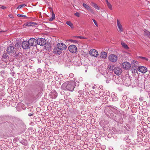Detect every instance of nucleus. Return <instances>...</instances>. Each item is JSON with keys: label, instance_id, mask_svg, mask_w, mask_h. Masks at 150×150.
I'll list each match as a JSON object with an SVG mask.
<instances>
[{"label": "nucleus", "instance_id": "nucleus-30", "mask_svg": "<svg viewBox=\"0 0 150 150\" xmlns=\"http://www.w3.org/2000/svg\"><path fill=\"white\" fill-rule=\"evenodd\" d=\"M70 42H72L73 43L76 44V43H78V41L76 40H73L72 39L69 40Z\"/></svg>", "mask_w": 150, "mask_h": 150}, {"label": "nucleus", "instance_id": "nucleus-15", "mask_svg": "<svg viewBox=\"0 0 150 150\" xmlns=\"http://www.w3.org/2000/svg\"><path fill=\"white\" fill-rule=\"evenodd\" d=\"M113 72L117 75H119L122 72L121 68L119 67H115L113 69Z\"/></svg>", "mask_w": 150, "mask_h": 150}, {"label": "nucleus", "instance_id": "nucleus-16", "mask_svg": "<svg viewBox=\"0 0 150 150\" xmlns=\"http://www.w3.org/2000/svg\"><path fill=\"white\" fill-rule=\"evenodd\" d=\"M137 70L143 73H145L147 71V68L144 66H140L137 69Z\"/></svg>", "mask_w": 150, "mask_h": 150}, {"label": "nucleus", "instance_id": "nucleus-14", "mask_svg": "<svg viewBox=\"0 0 150 150\" xmlns=\"http://www.w3.org/2000/svg\"><path fill=\"white\" fill-rule=\"evenodd\" d=\"M122 65L123 68L126 70L129 69L131 67L130 63L127 62H123L122 63Z\"/></svg>", "mask_w": 150, "mask_h": 150}, {"label": "nucleus", "instance_id": "nucleus-23", "mask_svg": "<svg viewBox=\"0 0 150 150\" xmlns=\"http://www.w3.org/2000/svg\"><path fill=\"white\" fill-rule=\"evenodd\" d=\"M121 44L122 47L125 49L127 50L129 49V47H128L127 45L124 42H121Z\"/></svg>", "mask_w": 150, "mask_h": 150}, {"label": "nucleus", "instance_id": "nucleus-57", "mask_svg": "<svg viewBox=\"0 0 150 150\" xmlns=\"http://www.w3.org/2000/svg\"><path fill=\"white\" fill-rule=\"evenodd\" d=\"M139 100H140V101H142L143 100L142 99V98H139Z\"/></svg>", "mask_w": 150, "mask_h": 150}, {"label": "nucleus", "instance_id": "nucleus-40", "mask_svg": "<svg viewBox=\"0 0 150 150\" xmlns=\"http://www.w3.org/2000/svg\"><path fill=\"white\" fill-rule=\"evenodd\" d=\"M88 10L90 12H91V13H94V11L93 10V9H92L91 7H90L89 9Z\"/></svg>", "mask_w": 150, "mask_h": 150}, {"label": "nucleus", "instance_id": "nucleus-19", "mask_svg": "<svg viewBox=\"0 0 150 150\" xmlns=\"http://www.w3.org/2000/svg\"><path fill=\"white\" fill-rule=\"evenodd\" d=\"M124 79V77L122 78L119 77L116 79L115 80V82L117 84H122L123 83V80Z\"/></svg>", "mask_w": 150, "mask_h": 150}, {"label": "nucleus", "instance_id": "nucleus-20", "mask_svg": "<svg viewBox=\"0 0 150 150\" xmlns=\"http://www.w3.org/2000/svg\"><path fill=\"white\" fill-rule=\"evenodd\" d=\"M57 96V94L54 90H52L51 92L50 93V97L52 98H56Z\"/></svg>", "mask_w": 150, "mask_h": 150}, {"label": "nucleus", "instance_id": "nucleus-61", "mask_svg": "<svg viewBox=\"0 0 150 150\" xmlns=\"http://www.w3.org/2000/svg\"><path fill=\"white\" fill-rule=\"evenodd\" d=\"M124 150H127L126 149H124Z\"/></svg>", "mask_w": 150, "mask_h": 150}, {"label": "nucleus", "instance_id": "nucleus-51", "mask_svg": "<svg viewBox=\"0 0 150 150\" xmlns=\"http://www.w3.org/2000/svg\"><path fill=\"white\" fill-rule=\"evenodd\" d=\"M91 93H95L96 92L94 91H91Z\"/></svg>", "mask_w": 150, "mask_h": 150}, {"label": "nucleus", "instance_id": "nucleus-2", "mask_svg": "<svg viewBox=\"0 0 150 150\" xmlns=\"http://www.w3.org/2000/svg\"><path fill=\"white\" fill-rule=\"evenodd\" d=\"M67 48V46L62 43L57 44L56 47H54L53 51L54 53L58 55L60 54L62 51L65 50Z\"/></svg>", "mask_w": 150, "mask_h": 150}, {"label": "nucleus", "instance_id": "nucleus-48", "mask_svg": "<svg viewBox=\"0 0 150 150\" xmlns=\"http://www.w3.org/2000/svg\"><path fill=\"white\" fill-rule=\"evenodd\" d=\"M95 4L93 2H91V5H92V6H93V7L95 5L94 4Z\"/></svg>", "mask_w": 150, "mask_h": 150}, {"label": "nucleus", "instance_id": "nucleus-27", "mask_svg": "<svg viewBox=\"0 0 150 150\" xmlns=\"http://www.w3.org/2000/svg\"><path fill=\"white\" fill-rule=\"evenodd\" d=\"M55 18V15L54 13H52L51 17L49 19V21H52Z\"/></svg>", "mask_w": 150, "mask_h": 150}, {"label": "nucleus", "instance_id": "nucleus-46", "mask_svg": "<svg viewBox=\"0 0 150 150\" xmlns=\"http://www.w3.org/2000/svg\"><path fill=\"white\" fill-rule=\"evenodd\" d=\"M10 17L11 18H13V16L11 15V14H9L8 15V16Z\"/></svg>", "mask_w": 150, "mask_h": 150}, {"label": "nucleus", "instance_id": "nucleus-4", "mask_svg": "<svg viewBox=\"0 0 150 150\" xmlns=\"http://www.w3.org/2000/svg\"><path fill=\"white\" fill-rule=\"evenodd\" d=\"M108 110L110 111L109 113H110L111 116H112V114L111 113L112 112L115 113V114H117L116 115H117L120 114V112L118 110L113 107H107L105 109V112H106Z\"/></svg>", "mask_w": 150, "mask_h": 150}, {"label": "nucleus", "instance_id": "nucleus-43", "mask_svg": "<svg viewBox=\"0 0 150 150\" xmlns=\"http://www.w3.org/2000/svg\"><path fill=\"white\" fill-rule=\"evenodd\" d=\"M69 76L71 78H73L74 76V74L72 73H71L69 74Z\"/></svg>", "mask_w": 150, "mask_h": 150}, {"label": "nucleus", "instance_id": "nucleus-55", "mask_svg": "<svg viewBox=\"0 0 150 150\" xmlns=\"http://www.w3.org/2000/svg\"><path fill=\"white\" fill-rule=\"evenodd\" d=\"M98 90H99V89L98 88H97L95 90V91H98Z\"/></svg>", "mask_w": 150, "mask_h": 150}, {"label": "nucleus", "instance_id": "nucleus-24", "mask_svg": "<svg viewBox=\"0 0 150 150\" xmlns=\"http://www.w3.org/2000/svg\"><path fill=\"white\" fill-rule=\"evenodd\" d=\"M105 1L107 5L109 8L110 10H112V6L111 4L108 1V0H105Z\"/></svg>", "mask_w": 150, "mask_h": 150}, {"label": "nucleus", "instance_id": "nucleus-22", "mask_svg": "<svg viewBox=\"0 0 150 150\" xmlns=\"http://www.w3.org/2000/svg\"><path fill=\"white\" fill-rule=\"evenodd\" d=\"M107 57V53L105 52H102L101 53L100 57L101 58L105 59Z\"/></svg>", "mask_w": 150, "mask_h": 150}, {"label": "nucleus", "instance_id": "nucleus-6", "mask_svg": "<svg viewBox=\"0 0 150 150\" xmlns=\"http://www.w3.org/2000/svg\"><path fill=\"white\" fill-rule=\"evenodd\" d=\"M68 49L69 51L72 53H76L77 51V48L75 45H70L68 47Z\"/></svg>", "mask_w": 150, "mask_h": 150}, {"label": "nucleus", "instance_id": "nucleus-29", "mask_svg": "<svg viewBox=\"0 0 150 150\" xmlns=\"http://www.w3.org/2000/svg\"><path fill=\"white\" fill-rule=\"evenodd\" d=\"M26 6V5L23 4H22L20 5H19L17 7V9H19V8H23L25 6Z\"/></svg>", "mask_w": 150, "mask_h": 150}, {"label": "nucleus", "instance_id": "nucleus-31", "mask_svg": "<svg viewBox=\"0 0 150 150\" xmlns=\"http://www.w3.org/2000/svg\"><path fill=\"white\" fill-rule=\"evenodd\" d=\"M21 142V143H22L23 145H25L27 143V141L26 140H25L24 139L22 140Z\"/></svg>", "mask_w": 150, "mask_h": 150}, {"label": "nucleus", "instance_id": "nucleus-10", "mask_svg": "<svg viewBox=\"0 0 150 150\" xmlns=\"http://www.w3.org/2000/svg\"><path fill=\"white\" fill-rule=\"evenodd\" d=\"M37 44L41 46L44 45L46 44V40L43 38H38L37 40Z\"/></svg>", "mask_w": 150, "mask_h": 150}, {"label": "nucleus", "instance_id": "nucleus-39", "mask_svg": "<svg viewBox=\"0 0 150 150\" xmlns=\"http://www.w3.org/2000/svg\"><path fill=\"white\" fill-rule=\"evenodd\" d=\"M100 94H99L98 93H96L95 94V97H96V98H100L99 97V96H100Z\"/></svg>", "mask_w": 150, "mask_h": 150}, {"label": "nucleus", "instance_id": "nucleus-7", "mask_svg": "<svg viewBox=\"0 0 150 150\" xmlns=\"http://www.w3.org/2000/svg\"><path fill=\"white\" fill-rule=\"evenodd\" d=\"M30 47L31 46H35L37 45V40L34 38H30L28 40Z\"/></svg>", "mask_w": 150, "mask_h": 150}, {"label": "nucleus", "instance_id": "nucleus-34", "mask_svg": "<svg viewBox=\"0 0 150 150\" xmlns=\"http://www.w3.org/2000/svg\"><path fill=\"white\" fill-rule=\"evenodd\" d=\"M17 16L18 17H26V16L24 15L18 14L17 15Z\"/></svg>", "mask_w": 150, "mask_h": 150}, {"label": "nucleus", "instance_id": "nucleus-44", "mask_svg": "<svg viewBox=\"0 0 150 150\" xmlns=\"http://www.w3.org/2000/svg\"><path fill=\"white\" fill-rule=\"evenodd\" d=\"M100 95L101 96H103L104 95V93L103 92H100Z\"/></svg>", "mask_w": 150, "mask_h": 150}, {"label": "nucleus", "instance_id": "nucleus-1", "mask_svg": "<svg viewBox=\"0 0 150 150\" xmlns=\"http://www.w3.org/2000/svg\"><path fill=\"white\" fill-rule=\"evenodd\" d=\"M76 82L74 81H67L62 84L61 88L64 90L72 91L76 85Z\"/></svg>", "mask_w": 150, "mask_h": 150}, {"label": "nucleus", "instance_id": "nucleus-60", "mask_svg": "<svg viewBox=\"0 0 150 150\" xmlns=\"http://www.w3.org/2000/svg\"><path fill=\"white\" fill-rule=\"evenodd\" d=\"M61 93L62 94V93H64V92H63V91H62V92H61Z\"/></svg>", "mask_w": 150, "mask_h": 150}, {"label": "nucleus", "instance_id": "nucleus-28", "mask_svg": "<svg viewBox=\"0 0 150 150\" xmlns=\"http://www.w3.org/2000/svg\"><path fill=\"white\" fill-rule=\"evenodd\" d=\"M83 6L86 9H87L88 10L90 7L88 5L85 4H84V3L83 4Z\"/></svg>", "mask_w": 150, "mask_h": 150}, {"label": "nucleus", "instance_id": "nucleus-58", "mask_svg": "<svg viewBox=\"0 0 150 150\" xmlns=\"http://www.w3.org/2000/svg\"><path fill=\"white\" fill-rule=\"evenodd\" d=\"M31 115L32 114H28V115L29 116H31Z\"/></svg>", "mask_w": 150, "mask_h": 150}, {"label": "nucleus", "instance_id": "nucleus-17", "mask_svg": "<svg viewBox=\"0 0 150 150\" xmlns=\"http://www.w3.org/2000/svg\"><path fill=\"white\" fill-rule=\"evenodd\" d=\"M117 25L118 29V31L120 32H122L123 31L122 26L121 24L120 21L118 19L117 20Z\"/></svg>", "mask_w": 150, "mask_h": 150}, {"label": "nucleus", "instance_id": "nucleus-3", "mask_svg": "<svg viewBox=\"0 0 150 150\" xmlns=\"http://www.w3.org/2000/svg\"><path fill=\"white\" fill-rule=\"evenodd\" d=\"M15 47L16 48H15L13 46H10L7 47V52L8 53H12L14 54L15 53L16 54H17V52L16 51V49L17 48L18 50L19 47H20V45L19 44H16L15 45Z\"/></svg>", "mask_w": 150, "mask_h": 150}, {"label": "nucleus", "instance_id": "nucleus-18", "mask_svg": "<svg viewBox=\"0 0 150 150\" xmlns=\"http://www.w3.org/2000/svg\"><path fill=\"white\" fill-rule=\"evenodd\" d=\"M106 73L108 74L105 76L106 78L107 79V80H106V82L108 83L110 82L113 76L112 74H110V73L109 72V74L107 72H106Z\"/></svg>", "mask_w": 150, "mask_h": 150}, {"label": "nucleus", "instance_id": "nucleus-45", "mask_svg": "<svg viewBox=\"0 0 150 150\" xmlns=\"http://www.w3.org/2000/svg\"><path fill=\"white\" fill-rule=\"evenodd\" d=\"M7 54H4L3 55V57L4 58H6L7 57Z\"/></svg>", "mask_w": 150, "mask_h": 150}, {"label": "nucleus", "instance_id": "nucleus-53", "mask_svg": "<svg viewBox=\"0 0 150 150\" xmlns=\"http://www.w3.org/2000/svg\"><path fill=\"white\" fill-rule=\"evenodd\" d=\"M136 64H137V66H138V64L139 63V62H138L136 61Z\"/></svg>", "mask_w": 150, "mask_h": 150}, {"label": "nucleus", "instance_id": "nucleus-41", "mask_svg": "<svg viewBox=\"0 0 150 150\" xmlns=\"http://www.w3.org/2000/svg\"><path fill=\"white\" fill-rule=\"evenodd\" d=\"M90 85L89 84H86L85 85V88L88 89Z\"/></svg>", "mask_w": 150, "mask_h": 150}, {"label": "nucleus", "instance_id": "nucleus-50", "mask_svg": "<svg viewBox=\"0 0 150 150\" xmlns=\"http://www.w3.org/2000/svg\"><path fill=\"white\" fill-rule=\"evenodd\" d=\"M6 8V7H5L4 6H2L1 7V8L2 9H5V8Z\"/></svg>", "mask_w": 150, "mask_h": 150}, {"label": "nucleus", "instance_id": "nucleus-9", "mask_svg": "<svg viewBox=\"0 0 150 150\" xmlns=\"http://www.w3.org/2000/svg\"><path fill=\"white\" fill-rule=\"evenodd\" d=\"M113 118L115 121L120 123L122 124L123 122V119L122 117L120 116V114L117 115V116L115 115Z\"/></svg>", "mask_w": 150, "mask_h": 150}, {"label": "nucleus", "instance_id": "nucleus-59", "mask_svg": "<svg viewBox=\"0 0 150 150\" xmlns=\"http://www.w3.org/2000/svg\"><path fill=\"white\" fill-rule=\"evenodd\" d=\"M4 31H0V33H1V32H4Z\"/></svg>", "mask_w": 150, "mask_h": 150}, {"label": "nucleus", "instance_id": "nucleus-25", "mask_svg": "<svg viewBox=\"0 0 150 150\" xmlns=\"http://www.w3.org/2000/svg\"><path fill=\"white\" fill-rule=\"evenodd\" d=\"M67 24L71 28H74V26L73 24L70 21H67L66 22Z\"/></svg>", "mask_w": 150, "mask_h": 150}, {"label": "nucleus", "instance_id": "nucleus-12", "mask_svg": "<svg viewBox=\"0 0 150 150\" xmlns=\"http://www.w3.org/2000/svg\"><path fill=\"white\" fill-rule=\"evenodd\" d=\"M136 61L134 60H133L131 61V65L132 69L133 71L134 72L137 71V64H136Z\"/></svg>", "mask_w": 150, "mask_h": 150}, {"label": "nucleus", "instance_id": "nucleus-49", "mask_svg": "<svg viewBox=\"0 0 150 150\" xmlns=\"http://www.w3.org/2000/svg\"><path fill=\"white\" fill-rule=\"evenodd\" d=\"M95 4L93 2H91V5H92V6H93V7L95 5L94 4Z\"/></svg>", "mask_w": 150, "mask_h": 150}, {"label": "nucleus", "instance_id": "nucleus-5", "mask_svg": "<svg viewBox=\"0 0 150 150\" xmlns=\"http://www.w3.org/2000/svg\"><path fill=\"white\" fill-rule=\"evenodd\" d=\"M108 59L110 62H112L115 63L117 60V57L115 54H111L109 56Z\"/></svg>", "mask_w": 150, "mask_h": 150}, {"label": "nucleus", "instance_id": "nucleus-54", "mask_svg": "<svg viewBox=\"0 0 150 150\" xmlns=\"http://www.w3.org/2000/svg\"><path fill=\"white\" fill-rule=\"evenodd\" d=\"M101 89H102L103 88V87L102 86H100L99 87Z\"/></svg>", "mask_w": 150, "mask_h": 150}, {"label": "nucleus", "instance_id": "nucleus-32", "mask_svg": "<svg viewBox=\"0 0 150 150\" xmlns=\"http://www.w3.org/2000/svg\"><path fill=\"white\" fill-rule=\"evenodd\" d=\"M108 68L111 70H113L114 68V66L113 65H109L108 66Z\"/></svg>", "mask_w": 150, "mask_h": 150}, {"label": "nucleus", "instance_id": "nucleus-11", "mask_svg": "<svg viewBox=\"0 0 150 150\" xmlns=\"http://www.w3.org/2000/svg\"><path fill=\"white\" fill-rule=\"evenodd\" d=\"M22 46L23 48L24 49H27L30 48L28 41H23L22 44Z\"/></svg>", "mask_w": 150, "mask_h": 150}, {"label": "nucleus", "instance_id": "nucleus-8", "mask_svg": "<svg viewBox=\"0 0 150 150\" xmlns=\"http://www.w3.org/2000/svg\"><path fill=\"white\" fill-rule=\"evenodd\" d=\"M89 54L91 56L95 57H98L99 55L98 51L94 49H92L90 50Z\"/></svg>", "mask_w": 150, "mask_h": 150}, {"label": "nucleus", "instance_id": "nucleus-38", "mask_svg": "<svg viewBox=\"0 0 150 150\" xmlns=\"http://www.w3.org/2000/svg\"><path fill=\"white\" fill-rule=\"evenodd\" d=\"M73 37L77 38H79L81 39H84V38L80 36H74Z\"/></svg>", "mask_w": 150, "mask_h": 150}, {"label": "nucleus", "instance_id": "nucleus-42", "mask_svg": "<svg viewBox=\"0 0 150 150\" xmlns=\"http://www.w3.org/2000/svg\"><path fill=\"white\" fill-rule=\"evenodd\" d=\"M79 93L81 94H82L84 93V92L83 91L80 90L79 91Z\"/></svg>", "mask_w": 150, "mask_h": 150}, {"label": "nucleus", "instance_id": "nucleus-36", "mask_svg": "<svg viewBox=\"0 0 150 150\" xmlns=\"http://www.w3.org/2000/svg\"><path fill=\"white\" fill-rule=\"evenodd\" d=\"M42 72V70L41 69L39 68L37 69V72L39 73L40 74Z\"/></svg>", "mask_w": 150, "mask_h": 150}, {"label": "nucleus", "instance_id": "nucleus-26", "mask_svg": "<svg viewBox=\"0 0 150 150\" xmlns=\"http://www.w3.org/2000/svg\"><path fill=\"white\" fill-rule=\"evenodd\" d=\"M137 58H138L142 59L143 60H144V61H147L148 60L147 58L145 57H143L137 56Z\"/></svg>", "mask_w": 150, "mask_h": 150}, {"label": "nucleus", "instance_id": "nucleus-21", "mask_svg": "<svg viewBox=\"0 0 150 150\" xmlns=\"http://www.w3.org/2000/svg\"><path fill=\"white\" fill-rule=\"evenodd\" d=\"M111 96L113 101H115L118 100V98L117 97V94L116 93H112Z\"/></svg>", "mask_w": 150, "mask_h": 150}, {"label": "nucleus", "instance_id": "nucleus-35", "mask_svg": "<svg viewBox=\"0 0 150 150\" xmlns=\"http://www.w3.org/2000/svg\"><path fill=\"white\" fill-rule=\"evenodd\" d=\"M80 13L79 12H76L74 13V15L77 17H79L80 15Z\"/></svg>", "mask_w": 150, "mask_h": 150}, {"label": "nucleus", "instance_id": "nucleus-33", "mask_svg": "<svg viewBox=\"0 0 150 150\" xmlns=\"http://www.w3.org/2000/svg\"><path fill=\"white\" fill-rule=\"evenodd\" d=\"M94 7L96 9L99 10L100 9V8L97 5V4H94Z\"/></svg>", "mask_w": 150, "mask_h": 150}, {"label": "nucleus", "instance_id": "nucleus-56", "mask_svg": "<svg viewBox=\"0 0 150 150\" xmlns=\"http://www.w3.org/2000/svg\"><path fill=\"white\" fill-rule=\"evenodd\" d=\"M96 88V87L95 86H93V88H92L93 89H95Z\"/></svg>", "mask_w": 150, "mask_h": 150}, {"label": "nucleus", "instance_id": "nucleus-47", "mask_svg": "<svg viewBox=\"0 0 150 150\" xmlns=\"http://www.w3.org/2000/svg\"><path fill=\"white\" fill-rule=\"evenodd\" d=\"M95 4L93 2H91V5H92V6H93V7L95 5L94 4Z\"/></svg>", "mask_w": 150, "mask_h": 150}, {"label": "nucleus", "instance_id": "nucleus-37", "mask_svg": "<svg viewBox=\"0 0 150 150\" xmlns=\"http://www.w3.org/2000/svg\"><path fill=\"white\" fill-rule=\"evenodd\" d=\"M92 20L93 21V22H94V24H95V25L97 27H98V24L96 21V20L94 19H92Z\"/></svg>", "mask_w": 150, "mask_h": 150}, {"label": "nucleus", "instance_id": "nucleus-52", "mask_svg": "<svg viewBox=\"0 0 150 150\" xmlns=\"http://www.w3.org/2000/svg\"><path fill=\"white\" fill-rule=\"evenodd\" d=\"M108 93V94L109 93V91H105V93Z\"/></svg>", "mask_w": 150, "mask_h": 150}, {"label": "nucleus", "instance_id": "nucleus-13", "mask_svg": "<svg viewBox=\"0 0 150 150\" xmlns=\"http://www.w3.org/2000/svg\"><path fill=\"white\" fill-rule=\"evenodd\" d=\"M123 84L124 85L127 86H129L131 84L130 79L129 78H124V79L123 80Z\"/></svg>", "mask_w": 150, "mask_h": 150}]
</instances>
